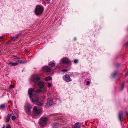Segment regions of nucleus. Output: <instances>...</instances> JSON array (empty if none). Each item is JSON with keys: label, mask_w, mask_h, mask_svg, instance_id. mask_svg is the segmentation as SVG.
<instances>
[{"label": "nucleus", "mask_w": 128, "mask_h": 128, "mask_svg": "<svg viewBox=\"0 0 128 128\" xmlns=\"http://www.w3.org/2000/svg\"><path fill=\"white\" fill-rule=\"evenodd\" d=\"M34 92V89L30 88L28 89V93L31 100L33 103L34 104L36 103L37 105L41 106H42L44 104L43 102L39 101L38 96L33 94V92Z\"/></svg>", "instance_id": "obj_1"}, {"label": "nucleus", "mask_w": 128, "mask_h": 128, "mask_svg": "<svg viewBox=\"0 0 128 128\" xmlns=\"http://www.w3.org/2000/svg\"><path fill=\"white\" fill-rule=\"evenodd\" d=\"M40 77L38 76H35L32 79L33 82L36 85H38L40 88H42L44 85V83L41 81H39L40 80Z\"/></svg>", "instance_id": "obj_2"}, {"label": "nucleus", "mask_w": 128, "mask_h": 128, "mask_svg": "<svg viewBox=\"0 0 128 128\" xmlns=\"http://www.w3.org/2000/svg\"><path fill=\"white\" fill-rule=\"evenodd\" d=\"M43 10L44 8L42 6L37 5L35 10V13L37 15L41 14L42 13Z\"/></svg>", "instance_id": "obj_3"}, {"label": "nucleus", "mask_w": 128, "mask_h": 128, "mask_svg": "<svg viewBox=\"0 0 128 128\" xmlns=\"http://www.w3.org/2000/svg\"><path fill=\"white\" fill-rule=\"evenodd\" d=\"M48 119L47 118L44 117L41 118V121L39 122V124L42 127L46 126L47 124V122Z\"/></svg>", "instance_id": "obj_4"}, {"label": "nucleus", "mask_w": 128, "mask_h": 128, "mask_svg": "<svg viewBox=\"0 0 128 128\" xmlns=\"http://www.w3.org/2000/svg\"><path fill=\"white\" fill-rule=\"evenodd\" d=\"M32 107L29 104H26L24 106V110L26 113L28 115H30L31 112V111Z\"/></svg>", "instance_id": "obj_5"}, {"label": "nucleus", "mask_w": 128, "mask_h": 128, "mask_svg": "<svg viewBox=\"0 0 128 128\" xmlns=\"http://www.w3.org/2000/svg\"><path fill=\"white\" fill-rule=\"evenodd\" d=\"M33 112L35 115L37 116L40 115L42 112L40 109H38L36 106H34L33 109Z\"/></svg>", "instance_id": "obj_6"}, {"label": "nucleus", "mask_w": 128, "mask_h": 128, "mask_svg": "<svg viewBox=\"0 0 128 128\" xmlns=\"http://www.w3.org/2000/svg\"><path fill=\"white\" fill-rule=\"evenodd\" d=\"M61 61L64 64H68L69 65L71 64L70 61L67 58L64 57L63 58L61 59Z\"/></svg>", "instance_id": "obj_7"}, {"label": "nucleus", "mask_w": 128, "mask_h": 128, "mask_svg": "<svg viewBox=\"0 0 128 128\" xmlns=\"http://www.w3.org/2000/svg\"><path fill=\"white\" fill-rule=\"evenodd\" d=\"M63 79L64 81L67 82H68L71 81L72 80V79L68 75L66 74L63 77Z\"/></svg>", "instance_id": "obj_8"}, {"label": "nucleus", "mask_w": 128, "mask_h": 128, "mask_svg": "<svg viewBox=\"0 0 128 128\" xmlns=\"http://www.w3.org/2000/svg\"><path fill=\"white\" fill-rule=\"evenodd\" d=\"M52 101L51 98H49L47 101V104L46 105V107H48L52 106Z\"/></svg>", "instance_id": "obj_9"}, {"label": "nucleus", "mask_w": 128, "mask_h": 128, "mask_svg": "<svg viewBox=\"0 0 128 128\" xmlns=\"http://www.w3.org/2000/svg\"><path fill=\"white\" fill-rule=\"evenodd\" d=\"M123 114V112L122 111L120 112L118 114L119 119L121 122L122 121V116Z\"/></svg>", "instance_id": "obj_10"}, {"label": "nucleus", "mask_w": 128, "mask_h": 128, "mask_svg": "<svg viewBox=\"0 0 128 128\" xmlns=\"http://www.w3.org/2000/svg\"><path fill=\"white\" fill-rule=\"evenodd\" d=\"M9 65H10L12 66H16L17 65H18V64L17 62V60L16 61V62H10V63H9L8 64Z\"/></svg>", "instance_id": "obj_11"}, {"label": "nucleus", "mask_w": 128, "mask_h": 128, "mask_svg": "<svg viewBox=\"0 0 128 128\" xmlns=\"http://www.w3.org/2000/svg\"><path fill=\"white\" fill-rule=\"evenodd\" d=\"M44 70L48 72H50V69L48 66H45L43 68Z\"/></svg>", "instance_id": "obj_12"}, {"label": "nucleus", "mask_w": 128, "mask_h": 128, "mask_svg": "<svg viewBox=\"0 0 128 128\" xmlns=\"http://www.w3.org/2000/svg\"><path fill=\"white\" fill-rule=\"evenodd\" d=\"M17 62H18V64L19 63L20 64H24L26 63V61L22 60H17Z\"/></svg>", "instance_id": "obj_13"}, {"label": "nucleus", "mask_w": 128, "mask_h": 128, "mask_svg": "<svg viewBox=\"0 0 128 128\" xmlns=\"http://www.w3.org/2000/svg\"><path fill=\"white\" fill-rule=\"evenodd\" d=\"M20 35L21 34H17L16 36L12 38V40H15L17 39V38L19 37Z\"/></svg>", "instance_id": "obj_14"}, {"label": "nucleus", "mask_w": 128, "mask_h": 128, "mask_svg": "<svg viewBox=\"0 0 128 128\" xmlns=\"http://www.w3.org/2000/svg\"><path fill=\"white\" fill-rule=\"evenodd\" d=\"M79 123L77 122L74 125V128H80V126L79 125Z\"/></svg>", "instance_id": "obj_15"}, {"label": "nucleus", "mask_w": 128, "mask_h": 128, "mask_svg": "<svg viewBox=\"0 0 128 128\" xmlns=\"http://www.w3.org/2000/svg\"><path fill=\"white\" fill-rule=\"evenodd\" d=\"M52 79V77L50 76H48L47 77H46L45 78V80L46 81H48L49 80H51Z\"/></svg>", "instance_id": "obj_16"}, {"label": "nucleus", "mask_w": 128, "mask_h": 128, "mask_svg": "<svg viewBox=\"0 0 128 128\" xmlns=\"http://www.w3.org/2000/svg\"><path fill=\"white\" fill-rule=\"evenodd\" d=\"M48 64L51 67L54 66L55 65V64L54 62H49Z\"/></svg>", "instance_id": "obj_17"}, {"label": "nucleus", "mask_w": 128, "mask_h": 128, "mask_svg": "<svg viewBox=\"0 0 128 128\" xmlns=\"http://www.w3.org/2000/svg\"><path fill=\"white\" fill-rule=\"evenodd\" d=\"M5 106V104H2L0 106V108L2 109L4 108Z\"/></svg>", "instance_id": "obj_18"}, {"label": "nucleus", "mask_w": 128, "mask_h": 128, "mask_svg": "<svg viewBox=\"0 0 128 128\" xmlns=\"http://www.w3.org/2000/svg\"><path fill=\"white\" fill-rule=\"evenodd\" d=\"M124 83H123L122 84H121V90H122L124 88Z\"/></svg>", "instance_id": "obj_19"}, {"label": "nucleus", "mask_w": 128, "mask_h": 128, "mask_svg": "<svg viewBox=\"0 0 128 128\" xmlns=\"http://www.w3.org/2000/svg\"><path fill=\"white\" fill-rule=\"evenodd\" d=\"M46 88H44L43 89V91H42V92L44 93L46 92Z\"/></svg>", "instance_id": "obj_20"}, {"label": "nucleus", "mask_w": 128, "mask_h": 128, "mask_svg": "<svg viewBox=\"0 0 128 128\" xmlns=\"http://www.w3.org/2000/svg\"><path fill=\"white\" fill-rule=\"evenodd\" d=\"M41 90H40L38 89L36 91V92L37 93H39L40 92Z\"/></svg>", "instance_id": "obj_21"}, {"label": "nucleus", "mask_w": 128, "mask_h": 128, "mask_svg": "<svg viewBox=\"0 0 128 128\" xmlns=\"http://www.w3.org/2000/svg\"><path fill=\"white\" fill-rule=\"evenodd\" d=\"M13 56L14 57V58L16 59L20 58H19V57H18L17 56H16L13 55Z\"/></svg>", "instance_id": "obj_22"}, {"label": "nucleus", "mask_w": 128, "mask_h": 128, "mask_svg": "<svg viewBox=\"0 0 128 128\" xmlns=\"http://www.w3.org/2000/svg\"><path fill=\"white\" fill-rule=\"evenodd\" d=\"M61 71L62 72H67L68 71V70L66 69H65L62 70H61Z\"/></svg>", "instance_id": "obj_23"}, {"label": "nucleus", "mask_w": 128, "mask_h": 128, "mask_svg": "<svg viewBox=\"0 0 128 128\" xmlns=\"http://www.w3.org/2000/svg\"><path fill=\"white\" fill-rule=\"evenodd\" d=\"M12 119L13 120H14L16 118V117L14 116H13L12 118Z\"/></svg>", "instance_id": "obj_24"}, {"label": "nucleus", "mask_w": 128, "mask_h": 128, "mask_svg": "<svg viewBox=\"0 0 128 128\" xmlns=\"http://www.w3.org/2000/svg\"><path fill=\"white\" fill-rule=\"evenodd\" d=\"M117 74V72H115L113 75V77H114Z\"/></svg>", "instance_id": "obj_25"}, {"label": "nucleus", "mask_w": 128, "mask_h": 128, "mask_svg": "<svg viewBox=\"0 0 128 128\" xmlns=\"http://www.w3.org/2000/svg\"><path fill=\"white\" fill-rule=\"evenodd\" d=\"M52 85V84L50 83H48V88H50V87Z\"/></svg>", "instance_id": "obj_26"}, {"label": "nucleus", "mask_w": 128, "mask_h": 128, "mask_svg": "<svg viewBox=\"0 0 128 128\" xmlns=\"http://www.w3.org/2000/svg\"><path fill=\"white\" fill-rule=\"evenodd\" d=\"M10 88H14V86L13 85L11 84L10 85Z\"/></svg>", "instance_id": "obj_27"}, {"label": "nucleus", "mask_w": 128, "mask_h": 128, "mask_svg": "<svg viewBox=\"0 0 128 128\" xmlns=\"http://www.w3.org/2000/svg\"><path fill=\"white\" fill-rule=\"evenodd\" d=\"M11 116V114H8L7 117H6L7 118H10Z\"/></svg>", "instance_id": "obj_28"}, {"label": "nucleus", "mask_w": 128, "mask_h": 128, "mask_svg": "<svg viewBox=\"0 0 128 128\" xmlns=\"http://www.w3.org/2000/svg\"><path fill=\"white\" fill-rule=\"evenodd\" d=\"M59 126L58 124H57L56 125H54V128H56V126Z\"/></svg>", "instance_id": "obj_29"}, {"label": "nucleus", "mask_w": 128, "mask_h": 128, "mask_svg": "<svg viewBox=\"0 0 128 128\" xmlns=\"http://www.w3.org/2000/svg\"><path fill=\"white\" fill-rule=\"evenodd\" d=\"M10 119V118H7L6 117V122H8L9 121Z\"/></svg>", "instance_id": "obj_30"}, {"label": "nucleus", "mask_w": 128, "mask_h": 128, "mask_svg": "<svg viewBox=\"0 0 128 128\" xmlns=\"http://www.w3.org/2000/svg\"><path fill=\"white\" fill-rule=\"evenodd\" d=\"M78 62V60L77 59L74 60V62L75 64L77 63Z\"/></svg>", "instance_id": "obj_31"}, {"label": "nucleus", "mask_w": 128, "mask_h": 128, "mask_svg": "<svg viewBox=\"0 0 128 128\" xmlns=\"http://www.w3.org/2000/svg\"><path fill=\"white\" fill-rule=\"evenodd\" d=\"M90 82L89 81H87L86 82V85H89L90 84Z\"/></svg>", "instance_id": "obj_32"}, {"label": "nucleus", "mask_w": 128, "mask_h": 128, "mask_svg": "<svg viewBox=\"0 0 128 128\" xmlns=\"http://www.w3.org/2000/svg\"><path fill=\"white\" fill-rule=\"evenodd\" d=\"M42 99H44L45 98L46 96H45L44 95V96H42Z\"/></svg>", "instance_id": "obj_33"}, {"label": "nucleus", "mask_w": 128, "mask_h": 128, "mask_svg": "<svg viewBox=\"0 0 128 128\" xmlns=\"http://www.w3.org/2000/svg\"><path fill=\"white\" fill-rule=\"evenodd\" d=\"M6 128H11V127L10 125H8L7 126Z\"/></svg>", "instance_id": "obj_34"}, {"label": "nucleus", "mask_w": 128, "mask_h": 128, "mask_svg": "<svg viewBox=\"0 0 128 128\" xmlns=\"http://www.w3.org/2000/svg\"><path fill=\"white\" fill-rule=\"evenodd\" d=\"M126 115L128 116V112H126Z\"/></svg>", "instance_id": "obj_35"}, {"label": "nucleus", "mask_w": 128, "mask_h": 128, "mask_svg": "<svg viewBox=\"0 0 128 128\" xmlns=\"http://www.w3.org/2000/svg\"><path fill=\"white\" fill-rule=\"evenodd\" d=\"M125 75L126 76H127L128 75V71L126 73Z\"/></svg>", "instance_id": "obj_36"}, {"label": "nucleus", "mask_w": 128, "mask_h": 128, "mask_svg": "<svg viewBox=\"0 0 128 128\" xmlns=\"http://www.w3.org/2000/svg\"><path fill=\"white\" fill-rule=\"evenodd\" d=\"M3 37V36H2V37L0 36V39L2 38Z\"/></svg>", "instance_id": "obj_37"}, {"label": "nucleus", "mask_w": 128, "mask_h": 128, "mask_svg": "<svg viewBox=\"0 0 128 128\" xmlns=\"http://www.w3.org/2000/svg\"><path fill=\"white\" fill-rule=\"evenodd\" d=\"M5 128V126L4 125L3 127L2 128Z\"/></svg>", "instance_id": "obj_38"}, {"label": "nucleus", "mask_w": 128, "mask_h": 128, "mask_svg": "<svg viewBox=\"0 0 128 128\" xmlns=\"http://www.w3.org/2000/svg\"><path fill=\"white\" fill-rule=\"evenodd\" d=\"M126 44V45H128V43H127Z\"/></svg>", "instance_id": "obj_39"}, {"label": "nucleus", "mask_w": 128, "mask_h": 128, "mask_svg": "<svg viewBox=\"0 0 128 128\" xmlns=\"http://www.w3.org/2000/svg\"><path fill=\"white\" fill-rule=\"evenodd\" d=\"M45 0L46 1H50V0Z\"/></svg>", "instance_id": "obj_40"}]
</instances>
